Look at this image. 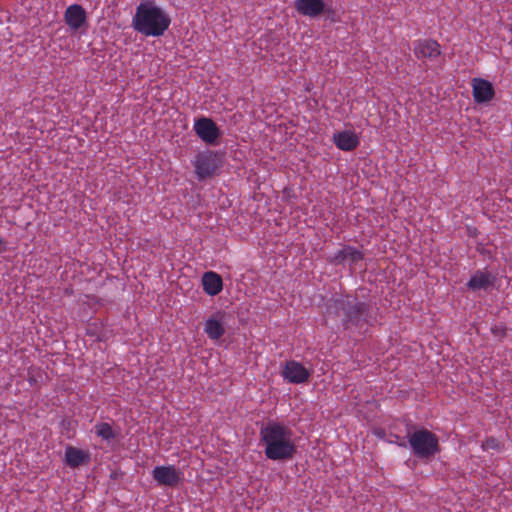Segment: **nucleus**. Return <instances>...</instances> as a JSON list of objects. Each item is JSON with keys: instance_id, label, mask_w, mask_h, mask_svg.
<instances>
[{"instance_id": "1", "label": "nucleus", "mask_w": 512, "mask_h": 512, "mask_svg": "<svg viewBox=\"0 0 512 512\" xmlns=\"http://www.w3.org/2000/svg\"><path fill=\"white\" fill-rule=\"evenodd\" d=\"M260 443L264 446L265 456L273 461L290 460L297 451L292 430L275 421H269L261 427Z\"/></svg>"}, {"instance_id": "2", "label": "nucleus", "mask_w": 512, "mask_h": 512, "mask_svg": "<svg viewBox=\"0 0 512 512\" xmlns=\"http://www.w3.org/2000/svg\"><path fill=\"white\" fill-rule=\"evenodd\" d=\"M327 312L342 316V325L345 330L361 332L370 326L374 319L371 305L357 299H335L328 305Z\"/></svg>"}, {"instance_id": "3", "label": "nucleus", "mask_w": 512, "mask_h": 512, "mask_svg": "<svg viewBox=\"0 0 512 512\" xmlns=\"http://www.w3.org/2000/svg\"><path fill=\"white\" fill-rule=\"evenodd\" d=\"M169 16L151 3H141L133 18V27L145 36L158 37L164 34L170 25Z\"/></svg>"}, {"instance_id": "4", "label": "nucleus", "mask_w": 512, "mask_h": 512, "mask_svg": "<svg viewBox=\"0 0 512 512\" xmlns=\"http://www.w3.org/2000/svg\"><path fill=\"white\" fill-rule=\"evenodd\" d=\"M412 454L423 461L432 460L440 451L438 436L426 428L407 434Z\"/></svg>"}, {"instance_id": "5", "label": "nucleus", "mask_w": 512, "mask_h": 512, "mask_svg": "<svg viewBox=\"0 0 512 512\" xmlns=\"http://www.w3.org/2000/svg\"><path fill=\"white\" fill-rule=\"evenodd\" d=\"M152 478L159 486L177 487L183 477V473L174 465L156 466L151 472Z\"/></svg>"}, {"instance_id": "6", "label": "nucleus", "mask_w": 512, "mask_h": 512, "mask_svg": "<svg viewBox=\"0 0 512 512\" xmlns=\"http://www.w3.org/2000/svg\"><path fill=\"white\" fill-rule=\"evenodd\" d=\"M194 167L197 179L204 180L216 172L219 168V161L213 152H200L196 156Z\"/></svg>"}, {"instance_id": "7", "label": "nucleus", "mask_w": 512, "mask_h": 512, "mask_svg": "<svg viewBox=\"0 0 512 512\" xmlns=\"http://www.w3.org/2000/svg\"><path fill=\"white\" fill-rule=\"evenodd\" d=\"M194 131L197 136L207 144H214L221 136L216 123L207 117L199 118L194 123Z\"/></svg>"}, {"instance_id": "8", "label": "nucleus", "mask_w": 512, "mask_h": 512, "mask_svg": "<svg viewBox=\"0 0 512 512\" xmlns=\"http://www.w3.org/2000/svg\"><path fill=\"white\" fill-rule=\"evenodd\" d=\"M295 9L300 15L317 18L323 13L330 12L323 0H295Z\"/></svg>"}, {"instance_id": "9", "label": "nucleus", "mask_w": 512, "mask_h": 512, "mask_svg": "<svg viewBox=\"0 0 512 512\" xmlns=\"http://www.w3.org/2000/svg\"><path fill=\"white\" fill-rule=\"evenodd\" d=\"M64 20L71 30L77 31L86 24L87 14L81 5L73 4L67 7Z\"/></svg>"}, {"instance_id": "10", "label": "nucleus", "mask_w": 512, "mask_h": 512, "mask_svg": "<svg viewBox=\"0 0 512 512\" xmlns=\"http://www.w3.org/2000/svg\"><path fill=\"white\" fill-rule=\"evenodd\" d=\"M283 376L290 383L300 384L308 381L309 371L296 361H288L283 370Z\"/></svg>"}, {"instance_id": "11", "label": "nucleus", "mask_w": 512, "mask_h": 512, "mask_svg": "<svg viewBox=\"0 0 512 512\" xmlns=\"http://www.w3.org/2000/svg\"><path fill=\"white\" fill-rule=\"evenodd\" d=\"M415 56L418 59L427 58L433 60L440 56V45L432 39L418 40L414 47Z\"/></svg>"}, {"instance_id": "12", "label": "nucleus", "mask_w": 512, "mask_h": 512, "mask_svg": "<svg viewBox=\"0 0 512 512\" xmlns=\"http://www.w3.org/2000/svg\"><path fill=\"white\" fill-rule=\"evenodd\" d=\"M473 97L477 103H485L493 99L495 95L492 84L481 78L472 80Z\"/></svg>"}, {"instance_id": "13", "label": "nucleus", "mask_w": 512, "mask_h": 512, "mask_svg": "<svg viewBox=\"0 0 512 512\" xmlns=\"http://www.w3.org/2000/svg\"><path fill=\"white\" fill-rule=\"evenodd\" d=\"M363 258L364 254L359 249L347 245L329 257V262L333 265H340L349 260L351 264H355L363 260Z\"/></svg>"}, {"instance_id": "14", "label": "nucleus", "mask_w": 512, "mask_h": 512, "mask_svg": "<svg viewBox=\"0 0 512 512\" xmlns=\"http://www.w3.org/2000/svg\"><path fill=\"white\" fill-rule=\"evenodd\" d=\"M333 142L338 149L343 151H353L360 144L357 134L349 130L334 133Z\"/></svg>"}, {"instance_id": "15", "label": "nucleus", "mask_w": 512, "mask_h": 512, "mask_svg": "<svg viewBox=\"0 0 512 512\" xmlns=\"http://www.w3.org/2000/svg\"><path fill=\"white\" fill-rule=\"evenodd\" d=\"M65 462L69 467L77 468L90 462V454L79 448L68 446L65 450Z\"/></svg>"}, {"instance_id": "16", "label": "nucleus", "mask_w": 512, "mask_h": 512, "mask_svg": "<svg viewBox=\"0 0 512 512\" xmlns=\"http://www.w3.org/2000/svg\"><path fill=\"white\" fill-rule=\"evenodd\" d=\"M494 277L487 271L477 270L467 283L470 290H486L493 286Z\"/></svg>"}, {"instance_id": "17", "label": "nucleus", "mask_w": 512, "mask_h": 512, "mask_svg": "<svg viewBox=\"0 0 512 512\" xmlns=\"http://www.w3.org/2000/svg\"><path fill=\"white\" fill-rule=\"evenodd\" d=\"M202 285L204 291L210 295L215 296L222 291L223 281L220 275L215 272H205L202 277Z\"/></svg>"}, {"instance_id": "18", "label": "nucleus", "mask_w": 512, "mask_h": 512, "mask_svg": "<svg viewBox=\"0 0 512 512\" xmlns=\"http://www.w3.org/2000/svg\"><path fill=\"white\" fill-rule=\"evenodd\" d=\"M204 332L210 339L218 340L225 334V328L220 321L209 318L205 322Z\"/></svg>"}, {"instance_id": "19", "label": "nucleus", "mask_w": 512, "mask_h": 512, "mask_svg": "<svg viewBox=\"0 0 512 512\" xmlns=\"http://www.w3.org/2000/svg\"><path fill=\"white\" fill-rule=\"evenodd\" d=\"M94 432L98 437L107 442L114 440L119 435V431H116L108 422L97 423L94 426Z\"/></svg>"}, {"instance_id": "20", "label": "nucleus", "mask_w": 512, "mask_h": 512, "mask_svg": "<svg viewBox=\"0 0 512 512\" xmlns=\"http://www.w3.org/2000/svg\"><path fill=\"white\" fill-rule=\"evenodd\" d=\"M491 332L494 336L503 338L506 335V327L504 325H496L491 328Z\"/></svg>"}, {"instance_id": "21", "label": "nucleus", "mask_w": 512, "mask_h": 512, "mask_svg": "<svg viewBox=\"0 0 512 512\" xmlns=\"http://www.w3.org/2000/svg\"><path fill=\"white\" fill-rule=\"evenodd\" d=\"M484 449H497L499 447V442L495 438H488L483 443Z\"/></svg>"}, {"instance_id": "22", "label": "nucleus", "mask_w": 512, "mask_h": 512, "mask_svg": "<svg viewBox=\"0 0 512 512\" xmlns=\"http://www.w3.org/2000/svg\"><path fill=\"white\" fill-rule=\"evenodd\" d=\"M398 445H399L400 447H404V448H406V447H407V443H406L404 440H402L401 442H399V443H398Z\"/></svg>"}, {"instance_id": "23", "label": "nucleus", "mask_w": 512, "mask_h": 512, "mask_svg": "<svg viewBox=\"0 0 512 512\" xmlns=\"http://www.w3.org/2000/svg\"><path fill=\"white\" fill-rule=\"evenodd\" d=\"M3 245H4V241L2 238H0V252H2L4 250Z\"/></svg>"}]
</instances>
